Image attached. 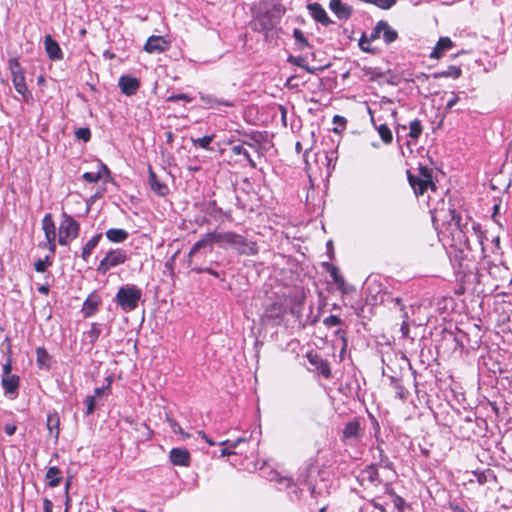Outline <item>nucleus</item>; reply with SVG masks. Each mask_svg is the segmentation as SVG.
Segmentation results:
<instances>
[{
    "label": "nucleus",
    "mask_w": 512,
    "mask_h": 512,
    "mask_svg": "<svg viewBox=\"0 0 512 512\" xmlns=\"http://www.w3.org/2000/svg\"><path fill=\"white\" fill-rule=\"evenodd\" d=\"M38 292L43 295H48L49 293V286L48 285H41L38 287Z\"/></svg>",
    "instance_id": "774afa93"
},
{
    "label": "nucleus",
    "mask_w": 512,
    "mask_h": 512,
    "mask_svg": "<svg viewBox=\"0 0 512 512\" xmlns=\"http://www.w3.org/2000/svg\"><path fill=\"white\" fill-rule=\"evenodd\" d=\"M358 479L361 485L367 483L372 486H378L382 483L377 466L374 464L366 466L363 470H361Z\"/></svg>",
    "instance_id": "1a4fd4ad"
},
{
    "label": "nucleus",
    "mask_w": 512,
    "mask_h": 512,
    "mask_svg": "<svg viewBox=\"0 0 512 512\" xmlns=\"http://www.w3.org/2000/svg\"><path fill=\"white\" fill-rule=\"evenodd\" d=\"M213 139L214 135H205L201 138H191V142L196 147L210 150V144L212 143Z\"/></svg>",
    "instance_id": "c9c22d12"
},
{
    "label": "nucleus",
    "mask_w": 512,
    "mask_h": 512,
    "mask_svg": "<svg viewBox=\"0 0 512 512\" xmlns=\"http://www.w3.org/2000/svg\"><path fill=\"white\" fill-rule=\"evenodd\" d=\"M378 30H381L383 40L387 45L393 43L398 38L397 31L387 21L380 20L378 22Z\"/></svg>",
    "instance_id": "aec40b11"
},
{
    "label": "nucleus",
    "mask_w": 512,
    "mask_h": 512,
    "mask_svg": "<svg viewBox=\"0 0 512 512\" xmlns=\"http://www.w3.org/2000/svg\"><path fill=\"white\" fill-rule=\"evenodd\" d=\"M46 425L50 435L53 436L55 440H57L60 433V418L57 412L49 413L47 415Z\"/></svg>",
    "instance_id": "a878e982"
},
{
    "label": "nucleus",
    "mask_w": 512,
    "mask_h": 512,
    "mask_svg": "<svg viewBox=\"0 0 512 512\" xmlns=\"http://www.w3.org/2000/svg\"><path fill=\"white\" fill-rule=\"evenodd\" d=\"M44 45L46 53L51 60H60L63 54L59 44L52 38L51 35H46L44 38Z\"/></svg>",
    "instance_id": "f3484780"
},
{
    "label": "nucleus",
    "mask_w": 512,
    "mask_h": 512,
    "mask_svg": "<svg viewBox=\"0 0 512 512\" xmlns=\"http://www.w3.org/2000/svg\"><path fill=\"white\" fill-rule=\"evenodd\" d=\"M103 174L109 176L110 171L104 163L99 162L97 172H85L82 178L88 183H96L103 177Z\"/></svg>",
    "instance_id": "5701e85b"
},
{
    "label": "nucleus",
    "mask_w": 512,
    "mask_h": 512,
    "mask_svg": "<svg viewBox=\"0 0 512 512\" xmlns=\"http://www.w3.org/2000/svg\"><path fill=\"white\" fill-rule=\"evenodd\" d=\"M343 439H360L364 435V427L358 418L347 422L342 431Z\"/></svg>",
    "instance_id": "6e6552de"
},
{
    "label": "nucleus",
    "mask_w": 512,
    "mask_h": 512,
    "mask_svg": "<svg viewBox=\"0 0 512 512\" xmlns=\"http://www.w3.org/2000/svg\"><path fill=\"white\" fill-rule=\"evenodd\" d=\"M139 87L140 82L135 77L123 75L119 78V88L121 92L127 96L134 95Z\"/></svg>",
    "instance_id": "f8f14e48"
},
{
    "label": "nucleus",
    "mask_w": 512,
    "mask_h": 512,
    "mask_svg": "<svg viewBox=\"0 0 512 512\" xmlns=\"http://www.w3.org/2000/svg\"><path fill=\"white\" fill-rule=\"evenodd\" d=\"M231 151L234 155H243L245 158H249V152L242 145H233Z\"/></svg>",
    "instance_id": "603ef678"
},
{
    "label": "nucleus",
    "mask_w": 512,
    "mask_h": 512,
    "mask_svg": "<svg viewBox=\"0 0 512 512\" xmlns=\"http://www.w3.org/2000/svg\"><path fill=\"white\" fill-rule=\"evenodd\" d=\"M167 421H168V423H169V425H170V427H171L172 431H173L175 434H179V435H181L183 438H188V437H189V434H188V433H185V432L183 431L182 427L180 426V424H179L176 420H174V419H172V418H170V417H167Z\"/></svg>",
    "instance_id": "37998d69"
},
{
    "label": "nucleus",
    "mask_w": 512,
    "mask_h": 512,
    "mask_svg": "<svg viewBox=\"0 0 512 512\" xmlns=\"http://www.w3.org/2000/svg\"><path fill=\"white\" fill-rule=\"evenodd\" d=\"M12 82L15 87V90L22 96L25 102H30L33 100L32 93L29 91L26 85L24 74L12 77Z\"/></svg>",
    "instance_id": "a211bd4d"
},
{
    "label": "nucleus",
    "mask_w": 512,
    "mask_h": 512,
    "mask_svg": "<svg viewBox=\"0 0 512 512\" xmlns=\"http://www.w3.org/2000/svg\"><path fill=\"white\" fill-rule=\"evenodd\" d=\"M374 126L377 129L381 140L385 144L392 143L393 135H392V132H391L390 128L386 124H380L379 126H376L374 124Z\"/></svg>",
    "instance_id": "f704fd0d"
},
{
    "label": "nucleus",
    "mask_w": 512,
    "mask_h": 512,
    "mask_svg": "<svg viewBox=\"0 0 512 512\" xmlns=\"http://www.w3.org/2000/svg\"><path fill=\"white\" fill-rule=\"evenodd\" d=\"M16 425L12 423H7L4 425V431L7 435L11 436L16 432Z\"/></svg>",
    "instance_id": "bf43d9fd"
},
{
    "label": "nucleus",
    "mask_w": 512,
    "mask_h": 512,
    "mask_svg": "<svg viewBox=\"0 0 512 512\" xmlns=\"http://www.w3.org/2000/svg\"><path fill=\"white\" fill-rule=\"evenodd\" d=\"M461 74H462V71H461L460 67L455 66V65H450L445 70L435 72L433 74V78L434 79H439V78H449V77H451L453 79H458L461 76Z\"/></svg>",
    "instance_id": "c756f323"
},
{
    "label": "nucleus",
    "mask_w": 512,
    "mask_h": 512,
    "mask_svg": "<svg viewBox=\"0 0 512 512\" xmlns=\"http://www.w3.org/2000/svg\"><path fill=\"white\" fill-rule=\"evenodd\" d=\"M192 270L197 272V273L205 272V273H208V274H210V275H212V276H214L216 278H220V274L217 271H215V270H213L211 268H197V267H193Z\"/></svg>",
    "instance_id": "864d4df0"
},
{
    "label": "nucleus",
    "mask_w": 512,
    "mask_h": 512,
    "mask_svg": "<svg viewBox=\"0 0 512 512\" xmlns=\"http://www.w3.org/2000/svg\"><path fill=\"white\" fill-rule=\"evenodd\" d=\"M329 8L340 20L349 19L353 12L352 7L344 4L341 0H330Z\"/></svg>",
    "instance_id": "4468645a"
},
{
    "label": "nucleus",
    "mask_w": 512,
    "mask_h": 512,
    "mask_svg": "<svg viewBox=\"0 0 512 512\" xmlns=\"http://www.w3.org/2000/svg\"><path fill=\"white\" fill-rule=\"evenodd\" d=\"M75 137L78 140H83L84 142H88L91 139V131L87 127L78 128L75 131Z\"/></svg>",
    "instance_id": "c03bdc74"
},
{
    "label": "nucleus",
    "mask_w": 512,
    "mask_h": 512,
    "mask_svg": "<svg viewBox=\"0 0 512 512\" xmlns=\"http://www.w3.org/2000/svg\"><path fill=\"white\" fill-rule=\"evenodd\" d=\"M401 317L403 318V322L401 324L400 331H401L402 337L406 338L409 336V332H410L409 323H408V320H409L408 313L403 312Z\"/></svg>",
    "instance_id": "49530a36"
},
{
    "label": "nucleus",
    "mask_w": 512,
    "mask_h": 512,
    "mask_svg": "<svg viewBox=\"0 0 512 512\" xmlns=\"http://www.w3.org/2000/svg\"><path fill=\"white\" fill-rule=\"evenodd\" d=\"M20 379L17 375H3L2 387L6 394H16L19 388Z\"/></svg>",
    "instance_id": "412c9836"
},
{
    "label": "nucleus",
    "mask_w": 512,
    "mask_h": 512,
    "mask_svg": "<svg viewBox=\"0 0 512 512\" xmlns=\"http://www.w3.org/2000/svg\"><path fill=\"white\" fill-rule=\"evenodd\" d=\"M329 273H330V276L332 277L333 281H334L336 284H343L344 279H343V277L339 274V271H338V269H337L335 266H331V267H330V269H329Z\"/></svg>",
    "instance_id": "3c124183"
},
{
    "label": "nucleus",
    "mask_w": 512,
    "mask_h": 512,
    "mask_svg": "<svg viewBox=\"0 0 512 512\" xmlns=\"http://www.w3.org/2000/svg\"><path fill=\"white\" fill-rule=\"evenodd\" d=\"M452 213V221L454 222L455 226H457L460 230V232H463L462 226H461V216L457 214L454 210L451 211Z\"/></svg>",
    "instance_id": "13d9d810"
},
{
    "label": "nucleus",
    "mask_w": 512,
    "mask_h": 512,
    "mask_svg": "<svg viewBox=\"0 0 512 512\" xmlns=\"http://www.w3.org/2000/svg\"><path fill=\"white\" fill-rule=\"evenodd\" d=\"M198 96L203 107L206 109H214L217 108L219 105H223L226 107H233L235 105L233 101L218 99L216 96L212 94L199 92Z\"/></svg>",
    "instance_id": "9d476101"
},
{
    "label": "nucleus",
    "mask_w": 512,
    "mask_h": 512,
    "mask_svg": "<svg viewBox=\"0 0 512 512\" xmlns=\"http://www.w3.org/2000/svg\"><path fill=\"white\" fill-rule=\"evenodd\" d=\"M100 334H101V329H100L99 325L96 323H93L91 325V329L89 331L85 332L86 338L89 339V342L92 345L98 340Z\"/></svg>",
    "instance_id": "58836bf2"
},
{
    "label": "nucleus",
    "mask_w": 512,
    "mask_h": 512,
    "mask_svg": "<svg viewBox=\"0 0 512 512\" xmlns=\"http://www.w3.org/2000/svg\"><path fill=\"white\" fill-rule=\"evenodd\" d=\"M370 41L363 35L359 41L360 48L365 52H372L373 50L369 47Z\"/></svg>",
    "instance_id": "5fc2aeb1"
},
{
    "label": "nucleus",
    "mask_w": 512,
    "mask_h": 512,
    "mask_svg": "<svg viewBox=\"0 0 512 512\" xmlns=\"http://www.w3.org/2000/svg\"><path fill=\"white\" fill-rule=\"evenodd\" d=\"M389 494L392 496L393 498V504L395 506V508L400 511V512H403L404 511V508H405V505H406V502L405 500L397 495L394 491H389Z\"/></svg>",
    "instance_id": "a18cd8bd"
},
{
    "label": "nucleus",
    "mask_w": 512,
    "mask_h": 512,
    "mask_svg": "<svg viewBox=\"0 0 512 512\" xmlns=\"http://www.w3.org/2000/svg\"><path fill=\"white\" fill-rule=\"evenodd\" d=\"M287 61L293 65L305 69L308 73L315 74L318 70L323 68H312L306 64L305 58L301 56H289Z\"/></svg>",
    "instance_id": "72a5a7b5"
},
{
    "label": "nucleus",
    "mask_w": 512,
    "mask_h": 512,
    "mask_svg": "<svg viewBox=\"0 0 512 512\" xmlns=\"http://www.w3.org/2000/svg\"><path fill=\"white\" fill-rule=\"evenodd\" d=\"M62 218L59 226L58 243L62 246H66L78 237L80 225L72 216L65 212L62 214Z\"/></svg>",
    "instance_id": "20e7f679"
},
{
    "label": "nucleus",
    "mask_w": 512,
    "mask_h": 512,
    "mask_svg": "<svg viewBox=\"0 0 512 512\" xmlns=\"http://www.w3.org/2000/svg\"><path fill=\"white\" fill-rule=\"evenodd\" d=\"M46 479L50 487L58 486L62 481V473L56 466L49 467L46 472Z\"/></svg>",
    "instance_id": "7c9ffc66"
},
{
    "label": "nucleus",
    "mask_w": 512,
    "mask_h": 512,
    "mask_svg": "<svg viewBox=\"0 0 512 512\" xmlns=\"http://www.w3.org/2000/svg\"><path fill=\"white\" fill-rule=\"evenodd\" d=\"M391 301L394 302L395 305L399 306L400 307V311L403 313V312H406L404 310L405 306L402 304V299L399 298V297H395V298H391Z\"/></svg>",
    "instance_id": "69168bd1"
},
{
    "label": "nucleus",
    "mask_w": 512,
    "mask_h": 512,
    "mask_svg": "<svg viewBox=\"0 0 512 512\" xmlns=\"http://www.w3.org/2000/svg\"><path fill=\"white\" fill-rule=\"evenodd\" d=\"M324 325L331 327L342 324V320L336 315H330L323 320Z\"/></svg>",
    "instance_id": "8fccbe9b"
},
{
    "label": "nucleus",
    "mask_w": 512,
    "mask_h": 512,
    "mask_svg": "<svg viewBox=\"0 0 512 512\" xmlns=\"http://www.w3.org/2000/svg\"><path fill=\"white\" fill-rule=\"evenodd\" d=\"M9 69H10V72H11V76L12 77H15V76H20V75H23L24 74V70L22 69L19 61L17 58H12L10 59L9 61Z\"/></svg>",
    "instance_id": "a19ab883"
},
{
    "label": "nucleus",
    "mask_w": 512,
    "mask_h": 512,
    "mask_svg": "<svg viewBox=\"0 0 512 512\" xmlns=\"http://www.w3.org/2000/svg\"><path fill=\"white\" fill-rule=\"evenodd\" d=\"M84 402L86 404V415L92 414L95 410V396L88 395Z\"/></svg>",
    "instance_id": "09e8293b"
},
{
    "label": "nucleus",
    "mask_w": 512,
    "mask_h": 512,
    "mask_svg": "<svg viewBox=\"0 0 512 512\" xmlns=\"http://www.w3.org/2000/svg\"><path fill=\"white\" fill-rule=\"evenodd\" d=\"M43 510L44 512H53V503L48 498L43 500Z\"/></svg>",
    "instance_id": "680f3d73"
},
{
    "label": "nucleus",
    "mask_w": 512,
    "mask_h": 512,
    "mask_svg": "<svg viewBox=\"0 0 512 512\" xmlns=\"http://www.w3.org/2000/svg\"><path fill=\"white\" fill-rule=\"evenodd\" d=\"M307 9L309 10L311 16L315 21L321 23L324 26H328L332 23L330 18L328 17L325 9L322 7L320 3L313 2L307 5Z\"/></svg>",
    "instance_id": "ddd939ff"
},
{
    "label": "nucleus",
    "mask_w": 512,
    "mask_h": 512,
    "mask_svg": "<svg viewBox=\"0 0 512 512\" xmlns=\"http://www.w3.org/2000/svg\"><path fill=\"white\" fill-rule=\"evenodd\" d=\"M36 362L40 369H50L51 357L44 347L36 348Z\"/></svg>",
    "instance_id": "bb28decb"
},
{
    "label": "nucleus",
    "mask_w": 512,
    "mask_h": 512,
    "mask_svg": "<svg viewBox=\"0 0 512 512\" xmlns=\"http://www.w3.org/2000/svg\"><path fill=\"white\" fill-rule=\"evenodd\" d=\"M218 235H219V232H210V233H207L203 238H201L200 240H198L197 242L194 243V245L192 246V248L188 254L190 265L192 264L193 257L201 249L209 247V250L212 251V244L218 243Z\"/></svg>",
    "instance_id": "0eeeda50"
},
{
    "label": "nucleus",
    "mask_w": 512,
    "mask_h": 512,
    "mask_svg": "<svg viewBox=\"0 0 512 512\" xmlns=\"http://www.w3.org/2000/svg\"><path fill=\"white\" fill-rule=\"evenodd\" d=\"M128 259L126 251L122 249H112L105 257L100 261L97 271L101 274H105L111 268L123 264Z\"/></svg>",
    "instance_id": "39448f33"
},
{
    "label": "nucleus",
    "mask_w": 512,
    "mask_h": 512,
    "mask_svg": "<svg viewBox=\"0 0 512 512\" xmlns=\"http://www.w3.org/2000/svg\"><path fill=\"white\" fill-rule=\"evenodd\" d=\"M142 297L140 288L133 284H126L119 288L115 301L125 312H130L138 307Z\"/></svg>",
    "instance_id": "f03ea898"
},
{
    "label": "nucleus",
    "mask_w": 512,
    "mask_h": 512,
    "mask_svg": "<svg viewBox=\"0 0 512 512\" xmlns=\"http://www.w3.org/2000/svg\"><path fill=\"white\" fill-rule=\"evenodd\" d=\"M107 239L114 243H122L127 240L129 234L126 230L120 228L108 229L105 233Z\"/></svg>",
    "instance_id": "cd10ccee"
},
{
    "label": "nucleus",
    "mask_w": 512,
    "mask_h": 512,
    "mask_svg": "<svg viewBox=\"0 0 512 512\" xmlns=\"http://www.w3.org/2000/svg\"><path fill=\"white\" fill-rule=\"evenodd\" d=\"M218 244L223 248L227 246L236 250L240 255L254 256L258 253L259 248L256 242L248 240L243 235L233 231L219 232Z\"/></svg>",
    "instance_id": "f257e3e1"
},
{
    "label": "nucleus",
    "mask_w": 512,
    "mask_h": 512,
    "mask_svg": "<svg viewBox=\"0 0 512 512\" xmlns=\"http://www.w3.org/2000/svg\"><path fill=\"white\" fill-rule=\"evenodd\" d=\"M180 100L185 101V102H191L192 98L188 94H185V93L174 94L167 98L168 102H177Z\"/></svg>",
    "instance_id": "de8ad7c7"
},
{
    "label": "nucleus",
    "mask_w": 512,
    "mask_h": 512,
    "mask_svg": "<svg viewBox=\"0 0 512 512\" xmlns=\"http://www.w3.org/2000/svg\"><path fill=\"white\" fill-rule=\"evenodd\" d=\"M48 248L51 254H54L56 251V238L53 240H47Z\"/></svg>",
    "instance_id": "0e129e2a"
},
{
    "label": "nucleus",
    "mask_w": 512,
    "mask_h": 512,
    "mask_svg": "<svg viewBox=\"0 0 512 512\" xmlns=\"http://www.w3.org/2000/svg\"><path fill=\"white\" fill-rule=\"evenodd\" d=\"M454 46L453 41L449 37H440L437 41L433 51L430 53V58L439 59L444 53Z\"/></svg>",
    "instance_id": "6ab92c4d"
},
{
    "label": "nucleus",
    "mask_w": 512,
    "mask_h": 512,
    "mask_svg": "<svg viewBox=\"0 0 512 512\" xmlns=\"http://www.w3.org/2000/svg\"><path fill=\"white\" fill-rule=\"evenodd\" d=\"M377 450L379 452V463L378 465L381 467H384L389 470H393V463L389 459V457L384 453L383 449L380 447H377Z\"/></svg>",
    "instance_id": "ea45409f"
},
{
    "label": "nucleus",
    "mask_w": 512,
    "mask_h": 512,
    "mask_svg": "<svg viewBox=\"0 0 512 512\" xmlns=\"http://www.w3.org/2000/svg\"><path fill=\"white\" fill-rule=\"evenodd\" d=\"M333 123L341 124L344 127L345 124H346V119L344 117H342V116L335 115L334 118H333Z\"/></svg>",
    "instance_id": "338daca9"
},
{
    "label": "nucleus",
    "mask_w": 512,
    "mask_h": 512,
    "mask_svg": "<svg viewBox=\"0 0 512 512\" xmlns=\"http://www.w3.org/2000/svg\"><path fill=\"white\" fill-rule=\"evenodd\" d=\"M280 18L274 12L265 11L258 14L251 22V27L257 32H268L275 28L279 23Z\"/></svg>",
    "instance_id": "423d86ee"
},
{
    "label": "nucleus",
    "mask_w": 512,
    "mask_h": 512,
    "mask_svg": "<svg viewBox=\"0 0 512 512\" xmlns=\"http://www.w3.org/2000/svg\"><path fill=\"white\" fill-rule=\"evenodd\" d=\"M472 231L473 235L476 238V242L478 246L480 247V252L483 258L487 257L486 249L484 246V240L486 239L485 232L481 230V226L479 223L473 222L472 223Z\"/></svg>",
    "instance_id": "c85d7f7f"
},
{
    "label": "nucleus",
    "mask_w": 512,
    "mask_h": 512,
    "mask_svg": "<svg viewBox=\"0 0 512 512\" xmlns=\"http://www.w3.org/2000/svg\"><path fill=\"white\" fill-rule=\"evenodd\" d=\"M42 229L45 234L46 240H53L56 238V227L52 215L47 213L42 219Z\"/></svg>",
    "instance_id": "393cba45"
},
{
    "label": "nucleus",
    "mask_w": 512,
    "mask_h": 512,
    "mask_svg": "<svg viewBox=\"0 0 512 512\" xmlns=\"http://www.w3.org/2000/svg\"><path fill=\"white\" fill-rule=\"evenodd\" d=\"M168 43L162 36H151L148 38L144 50L148 53H160L165 51Z\"/></svg>",
    "instance_id": "dca6fc26"
},
{
    "label": "nucleus",
    "mask_w": 512,
    "mask_h": 512,
    "mask_svg": "<svg viewBox=\"0 0 512 512\" xmlns=\"http://www.w3.org/2000/svg\"><path fill=\"white\" fill-rule=\"evenodd\" d=\"M293 36L295 38L299 50H304L306 47H309V42L307 38L304 36L302 30L295 28L293 30Z\"/></svg>",
    "instance_id": "e433bc0d"
},
{
    "label": "nucleus",
    "mask_w": 512,
    "mask_h": 512,
    "mask_svg": "<svg viewBox=\"0 0 512 512\" xmlns=\"http://www.w3.org/2000/svg\"><path fill=\"white\" fill-rule=\"evenodd\" d=\"M407 178L410 186L413 188L416 196L423 195L424 192L430 187L435 190L436 186L432 181V175L429 168L425 166L419 167L417 176L413 175L409 170L407 171Z\"/></svg>",
    "instance_id": "7ed1b4c3"
},
{
    "label": "nucleus",
    "mask_w": 512,
    "mask_h": 512,
    "mask_svg": "<svg viewBox=\"0 0 512 512\" xmlns=\"http://www.w3.org/2000/svg\"><path fill=\"white\" fill-rule=\"evenodd\" d=\"M380 35H381V30H378V23H377L376 26L374 27V29L372 30L370 38L368 40L369 41L375 40V39L379 38Z\"/></svg>",
    "instance_id": "e2e57ef3"
},
{
    "label": "nucleus",
    "mask_w": 512,
    "mask_h": 512,
    "mask_svg": "<svg viewBox=\"0 0 512 512\" xmlns=\"http://www.w3.org/2000/svg\"><path fill=\"white\" fill-rule=\"evenodd\" d=\"M3 375H12V359L11 357H8L6 362L3 364Z\"/></svg>",
    "instance_id": "4d7b16f0"
},
{
    "label": "nucleus",
    "mask_w": 512,
    "mask_h": 512,
    "mask_svg": "<svg viewBox=\"0 0 512 512\" xmlns=\"http://www.w3.org/2000/svg\"><path fill=\"white\" fill-rule=\"evenodd\" d=\"M308 359L311 364L316 366L321 375H323L325 378L331 377V369L327 361L321 359L317 355H309Z\"/></svg>",
    "instance_id": "b1692460"
},
{
    "label": "nucleus",
    "mask_w": 512,
    "mask_h": 512,
    "mask_svg": "<svg viewBox=\"0 0 512 512\" xmlns=\"http://www.w3.org/2000/svg\"><path fill=\"white\" fill-rule=\"evenodd\" d=\"M334 155H335L334 151H330L329 153H326L327 169L329 172L331 170H334V168H335V163L334 164L332 163L333 159L335 158Z\"/></svg>",
    "instance_id": "6e6d98bb"
},
{
    "label": "nucleus",
    "mask_w": 512,
    "mask_h": 512,
    "mask_svg": "<svg viewBox=\"0 0 512 512\" xmlns=\"http://www.w3.org/2000/svg\"><path fill=\"white\" fill-rule=\"evenodd\" d=\"M52 265V260L50 258V255H47L44 259H38L35 264L34 268L37 272H44L47 267Z\"/></svg>",
    "instance_id": "79ce46f5"
},
{
    "label": "nucleus",
    "mask_w": 512,
    "mask_h": 512,
    "mask_svg": "<svg viewBox=\"0 0 512 512\" xmlns=\"http://www.w3.org/2000/svg\"><path fill=\"white\" fill-rule=\"evenodd\" d=\"M287 312V307L279 302H273L265 309V317L267 319H280Z\"/></svg>",
    "instance_id": "4be33fe9"
},
{
    "label": "nucleus",
    "mask_w": 512,
    "mask_h": 512,
    "mask_svg": "<svg viewBox=\"0 0 512 512\" xmlns=\"http://www.w3.org/2000/svg\"><path fill=\"white\" fill-rule=\"evenodd\" d=\"M409 136L412 138V139H418L419 136L422 134V124H421V121L419 119H415L413 121L410 122L409 124Z\"/></svg>",
    "instance_id": "4c0bfd02"
},
{
    "label": "nucleus",
    "mask_w": 512,
    "mask_h": 512,
    "mask_svg": "<svg viewBox=\"0 0 512 512\" xmlns=\"http://www.w3.org/2000/svg\"><path fill=\"white\" fill-rule=\"evenodd\" d=\"M170 461L173 465L189 466L190 453L184 448H173L169 454Z\"/></svg>",
    "instance_id": "2eb2a0df"
},
{
    "label": "nucleus",
    "mask_w": 512,
    "mask_h": 512,
    "mask_svg": "<svg viewBox=\"0 0 512 512\" xmlns=\"http://www.w3.org/2000/svg\"><path fill=\"white\" fill-rule=\"evenodd\" d=\"M148 183L150 189L158 196L164 197L168 195L170 191L169 187L164 182L159 180L151 166L148 168Z\"/></svg>",
    "instance_id": "9b49d317"
},
{
    "label": "nucleus",
    "mask_w": 512,
    "mask_h": 512,
    "mask_svg": "<svg viewBox=\"0 0 512 512\" xmlns=\"http://www.w3.org/2000/svg\"><path fill=\"white\" fill-rule=\"evenodd\" d=\"M98 305H99L98 298L94 295L89 296L84 301V304H83L82 311H83L84 315L86 317L92 316L96 312Z\"/></svg>",
    "instance_id": "473e14b6"
},
{
    "label": "nucleus",
    "mask_w": 512,
    "mask_h": 512,
    "mask_svg": "<svg viewBox=\"0 0 512 512\" xmlns=\"http://www.w3.org/2000/svg\"><path fill=\"white\" fill-rule=\"evenodd\" d=\"M459 101V96L455 93H452L451 99L447 102L446 109H451L454 107Z\"/></svg>",
    "instance_id": "052dcab7"
},
{
    "label": "nucleus",
    "mask_w": 512,
    "mask_h": 512,
    "mask_svg": "<svg viewBox=\"0 0 512 512\" xmlns=\"http://www.w3.org/2000/svg\"><path fill=\"white\" fill-rule=\"evenodd\" d=\"M102 237V233H98L94 235L82 248L81 257L84 261H87L90 257L93 249L98 245L100 239Z\"/></svg>",
    "instance_id": "2f4dec72"
}]
</instances>
